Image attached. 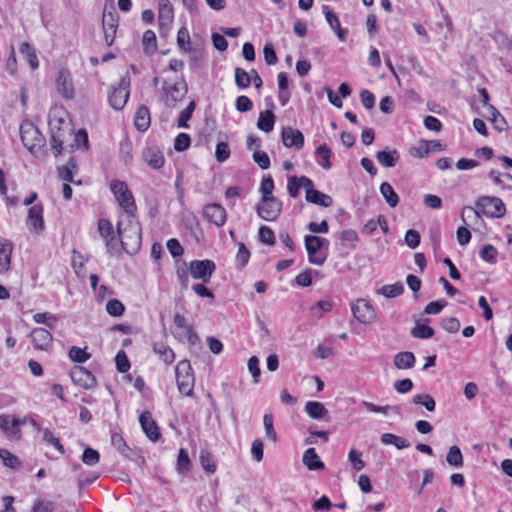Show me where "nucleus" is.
Returning <instances> with one entry per match:
<instances>
[{
	"label": "nucleus",
	"mask_w": 512,
	"mask_h": 512,
	"mask_svg": "<svg viewBox=\"0 0 512 512\" xmlns=\"http://www.w3.org/2000/svg\"><path fill=\"white\" fill-rule=\"evenodd\" d=\"M120 243L128 254L136 253L141 246V224L135 214L124 215L117 224Z\"/></svg>",
	"instance_id": "nucleus-1"
},
{
	"label": "nucleus",
	"mask_w": 512,
	"mask_h": 512,
	"mask_svg": "<svg viewBox=\"0 0 512 512\" xmlns=\"http://www.w3.org/2000/svg\"><path fill=\"white\" fill-rule=\"evenodd\" d=\"M473 212L476 216L485 215L492 218H501L506 213V208L502 200L498 197L482 196L475 203V209L464 207L462 209L461 218L466 223L465 213Z\"/></svg>",
	"instance_id": "nucleus-2"
},
{
	"label": "nucleus",
	"mask_w": 512,
	"mask_h": 512,
	"mask_svg": "<svg viewBox=\"0 0 512 512\" xmlns=\"http://www.w3.org/2000/svg\"><path fill=\"white\" fill-rule=\"evenodd\" d=\"M20 136L23 145L36 157L45 154V139L39 129L29 120L20 126Z\"/></svg>",
	"instance_id": "nucleus-3"
},
{
	"label": "nucleus",
	"mask_w": 512,
	"mask_h": 512,
	"mask_svg": "<svg viewBox=\"0 0 512 512\" xmlns=\"http://www.w3.org/2000/svg\"><path fill=\"white\" fill-rule=\"evenodd\" d=\"M130 95V76L126 73L120 80L112 84L108 91L109 105L115 110H122Z\"/></svg>",
	"instance_id": "nucleus-4"
},
{
	"label": "nucleus",
	"mask_w": 512,
	"mask_h": 512,
	"mask_svg": "<svg viewBox=\"0 0 512 512\" xmlns=\"http://www.w3.org/2000/svg\"><path fill=\"white\" fill-rule=\"evenodd\" d=\"M110 188L119 206L123 208L124 215L134 214L136 210L135 200L127 184L120 180H113Z\"/></svg>",
	"instance_id": "nucleus-5"
},
{
	"label": "nucleus",
	"mask_w": 512,
	"mask_h": 512,
	"mask_svg": "<svg viewBox=\"0 0 512 512\" xmlns=\"http://www.w3.org/2000/svg\"><path fill=\"white\" fill-rule=\"evenodd\" d=\"M176 381L180 393L190 395L194 387V375L188 360H181L175 367Z\"/></svg>",
	"instance_id": "nucleus-6"
},
{
	"label": "nucleus",
	"mask_w": 512,
	"mask_h": 512,
	"mask_svg": "<svg viewBox=\"0 0 512 512\" xmlns=\"http://www.w3.org/2000/svg\"><path fill=\"white\" fill-rule=\"evenodd\" d=\"M163 89L166 94V105L173 107L176 102L181 101L187 93V84L182 78H178L173 82L165 81Z\"/></svg>",
	"instance_id": "nucleus-7"
},
{
	"label": "nucleus",
	"mask_w": 512,
	"mask_h": 512,
	"mask_svg": "<svg viewBox=\"0 0 512 512\" xmlns=\"http://www.w3.org/2000/svg\"><path fill=\"white\" fill-rule=\"evenodd\" d=\"M282 211V203L276 198H261L256 212L265 221H275Z\"/></svg>",
	"instance_id": "nucleus-8"
},
{
	"label": "nucleus",
	"mask_w": 512,
	"mask_h": 512,
	"mask_svg": "<svg viewBox=\"0 0 512 512\" xmlns=\"http://www.w3.org/2000/svg\"><path fill=\"white\" fill-rule=\"evenodd\" d=\"M324 244H328V241L325 238L312 235H307L305 237V248L311 264L319 266L324 264L326 257L317 254Z\"/></svg>",
	"instance_id": "nucleus-9"
},
{
	"label": "nucleus",
	"mask_w": 512,
	"mask_h": 512,
	"mask_svg": "<svg viewBox=\"0 0 512 512\" xmlns=\"http://www.w3.org/2000/svg\"><path fill=\"white\" fill-rule=\"evenodd\" d=\"M216 269L212 260H193L189 264V272L194 279L208 282Z\"/></svg>",
	"instance_id": "nucleus-10"
},
{
	"label": "nucleus",
	"mask_w": 512,
	"mask_h": 512,
	"mask_svg": "<svg viewBox=\"0 0 512 512\" xmlns=\"http://www.w3.org/2000/svg\"><path fill=\"white\" fill-rule=\"evenodd\" d=\"M354 317L363 324H371L376 314L371 304L365 299H358L351 306Z\"/></svg>",
	"instance_id": "nucleus-11"
},
{
	"label": "nucleus",
	"mask_w": 512,
	"mask_h": 512,
	"mask_svg": "<svg viewBox=\"0 0 512 512\" xmlns=\"http://www.w3.org/2000/svg\"><path fill=\"white\" fill-rule=\"evenodd\" d=\"M70 377L74 384L84 389L94 388L97 384L92 372L82 366H74L70 371Z\"/></svg>",
	"instance_id": "nucleus-12"
},
{
	"label": "nucleus",
	"mask_w": 512,
	"mask_h": 512,
	"mask_svg": "<svg viewBox=\"0 0 512 512\" xmlns=\"http://www.w3.org/2000/svg\"><path fill=\"white\" fill-rule=\"evenodd\" d=\"M174 20V10L169 0L158 1V23L159 29L163 33H167Z\"/></svg>",
	"instance_id": "nucleus-13"
},
{
	"label": "nucleus",
	"mask_w": 512,
	"mask_h": 512,
	"mask_svg": "<svg viewBox=\"0 0 512 512\" xmlns=\"http://www.w3.org/2000/svg\"><path fill=\"white\" fill-rule=\"evenodd\" d=\"M118 27V15L115 11L104 12L102 17V28L104 39L108 46L112 45Z\"/></svg>",
	"instance_id": "nucleus-14"
},
{
	"label": "nucleus",
	"mask_w": 512,
	"mask_h": 512,
	"mask_svg": "<svg viewBox=\"0 0 512 512\" xmlns=\"http://www.w3.org/2000/svg\"><path fill=\"white\" fill-rule=\"evenodd\" d=\"M203 217L217 227H221L226 222V211L219 204H207L203 208Z\"/></svg>",
	"instance_id": "nucleus-15"
},
{
	"label": "nucleus",
	"mask_w": 512,
	"mask_h": 512,
	"mask_svg": "<svg viewBox=\"0 0 512 512\" xmlns=\"http://www.w3.org/2000/svg\"><path fill=\"white\" fill-rule=\"evenodd\" d=\"M57 89L65 98L71 99L74 96V87L70 72L66 68H61L56 79Z\"/></svg>",
	"instance_id": "nucleus-16"
},
{
	"label": "nucleus",
	"mask_w": 512,
	"mask_h": 512,
	"mask_svg": "<svg viewBox=\"0 0 512 512\" xmlns=\"http://www.w3.org/2000/svg\"><path fill=\"white\" fill-rule=\"evenodd\" d=\"M282 142L288 148L296 147L300 149L304 145V136L301 131L287 126L282 130Z\"/></svg>",
	"instance_id": "nucleus-17"
},
{
	"label": "nucleus",
	"mask_w": 512,
	"mask_h": 512,
	"mask_svg": "<svg viewBox=\"0 0 512 512\" xmlns=\"http://www.w3.org/2000/svg\"><path fill=\"white\" fill-rule=\"evenodd\" d=\"M141 427L147 437L152 441H157L160 437V432L156 422L153 420L149 411H144L139 417Z\"/></svg>",
	"instance_id": "nucleus-18"
},
{
	"label": "nucleus",
	"mask_w": 512,
	"mask_h": 512,
	"mask_svg": "<svg viewBox=\"0 0 512 512\" xmlns=\"http://www.w3.org/2000/svg\"><path fill=\"white\" fill-rule=\"evenodd\" d=\"M98 231L106 241L107 252L112 254L117 240L114 236V230L111 222L107 219H100L98 222Z\"/></svg>",
	"instance_id": "nucleus-19"
},
{
	"label": "nucleus",
	"mask_w": 512,
	"mask_h": 512,
	"mask_svg": "<svg viewBox=\"0 0 512 512\" xmlns=\"http://www.w3.org/2000/svg\"><path fill=\"white\" fill-rule=\"evenodd\" d=\"M0 428L10 438L19 439L21 431L19 429V418L9 415L0 416Z\"/></svg>",
	"instance_id": "nucleus-20"
},
{
	"label": "nucleus",
	"mask_w": 512,
	"mask_h": 512,
	"mask_svg": "<svg viewBox=\"0 0 512 512\" xmlns=\"http://www.w3.org/2000/svg\"><path fill=\"white\" fill-rule=\"evenodd\" d=\"M27 225L35 233H40L44 229L43 207L34 205L28 211Z\"/></svg>",
	"instance_id": "nucleus-21"
},
{
	"label": "nucleus",
	"mask_w": 512,
	"mask_h": 512,
	"mask_svg": "<svg viewBox=\"0 0 512 512\" xmlns=\"http://www.w3.org/2000/svg\"><path fill=\"white\" fill-rule=\"evenodd\" d=\"M322 10L330 28L336 33L339 40L344 41L347 35V30L341 27L338 16L328 5H323Z\"/></svg>",
	"instance_id": "nucleus-22"
},
{
	"label": "nucleus",
	"mask_w": 512,
	"mask_h": 512,
	"mask_svg": "<svg viewBox=\"0 0 512 512\" xmlns=\"http://www.w3.org/2000/svg\"><path fill=\"white\" fill-rule=\"evenodd\" d=\"M31 340L35 348L44 350L52 342L51 333L44 328H35L31 331Z\"/></svg>",
	"instance_id": "nucleus-23"
},
{
	"label": "nucleus",
	"mask_w": 512,
	"mask_h": 512,
	"mask_svg": "<svg viewBox=\"0 0 512 512\" xmlns=\"http://www.w3.org/2000/svg\"><path fill=\"white\" fill-rule=\"evenodd\" d=\"M13 244L7 239L0 240V273L10 269Z\"/></svg>",
	"instance_id": "nucleus-24"
},
{
	"label": "nucleus",
	"mask_w": 512,
	"mask_h": 512,
	"mask_svg": "<svg viewBox=\"0 0 512 512\" xmlns=\"http://www.w3.org/2000/svg\"><path fill=\"white\" fill-rule=\"evenodd\" d=\"M143 158L145 162L153 169L161 168L165 161L162 152L155 147L146 148L143 151Z\"/></svg>",
	"instance_id": "nucleus-25"
},
{
	"label": "nucleus",
	"mask_w": 512,
	"mask_h": 512,
	"mask_svg": "<svg viewBox=\"0 0 512 512\" xmlns=\"http://www.w3.org/2000/svg\"><path fill=\"white\" fill-rule=\"evenodd\" d=\"M134 124L136 129L142 132L146 131L149 128L150 112L147 106L142 105L137 109L135 113Z\"/></svg>",
	"instance_id": "nucleus-26"
},
{
	"label": "nucleus",
	"mask_w": 512,
	"mask_h": 512,
	"mask_svg": "<svg viewBox=\"0 0 512 512\" xmlns=\"http://www.w3.org/2000/svg\"><path fill=\"white\" fill-rule=\"evenodd\" d=\"M306 200L310 203L322 206V207H330L333 203L332 198L324 194L316 189L308 190L306 192Z\"/></svg>",
	"instance_id": "nucleus-27"
},
{
	"label": "nucleus",
	"mask_w": 512,
	"mask_h": 512,
	"mask_svg": "<svg viewBox=\"0 0 512 512\" xmlns=\"http://www.w3.org/2000/svg\"><path fill=\"white\" fill-rule=\"evenodd\" d=\"M173 321L177 328L187 330V340L191 345H195L199 341L198 335L194 332L192 326L186 323V319L183 315L175 314Z\"/></svg>",
	"instance_id": "nucleus-28"
},
{
	"label": "nucleus",
	"mask_w": 512,
	"mask_h": 512,
	"mask_svg": "<svg viewBox=\"0 0 512 512\" xmlns=\"http://www.w3.org/2000/svg\"><path fill=\"white\" fill-rule=\"evenodd\" d=\"M361 406L367 412L379 413L384 416L388 415L389 413H396V414L400 413V409L398 406H391V405L379 406V405H376L369 401H362Z\"/></svg>",
	"instance_id": "nucleus-29"
},
{
	"label": "nucleus",
	"mask_w": 512,
	"mask_h": 512,
	"mask_svg": "<svg viewBox=\"0 0 512 512\" xmlns=\"http://www.w3.org/2000/svg\"><path fill=\"white\" fill-rule=\"evenodd\" d=\"M376 159L383 167H394L399 159V153L397 150L378 151Z\"/></svg>",
	"instance_id": "nucleus-30"
},
{
	"label": "nucleus",
	"mask_w": 512,
	"mask_h": 512,
	"mask_svg": "<svg viewBox=\"0 0 512 512\" xmlns=\"http://www.w3.org/2000/svg\"><path fill=\"white\" fill-rule=\"evenodd\" d=\"M303 464L309 470H319L324 468V463L320 460L314 448H309L304 452Z\"/></svg>",
	"instance_id": "nucleus-31"
},
{
	"label": "nucleus",
	"mask_w": 512,
	"mask_h": 512,
	"mask_svg": "<svg viewBox=\"0 0 512 512\" xmlns=\"http://www.w3.org/2000/svg\"><path fill=\"white\" fill-rule=\"evenodd\" d=\"M415 356L412 352H399L394 356V366L397 369H410L415 364Z\"/></svg>",
	"instance_id": "nucleus-32"
},
{
	"label": "nucleus",
	"mask_w": 512,
	"mask_h": 512,
	"mask_svg": "<svg viewBox=\"0 0 512 512\" xmlns=\"http://www.w3.org/2000/svg\"><path fill=\"white\" fill-rule=\"evenodd\" d=\"M305 411L310 418L317 420L322 419L328 413V410L325 408V406L322 403L316 401H308L305 404Z\"/></svg>",
	"instance_id": "nucleus-33"
},
{
	"label": "nucleus",
	"mask_w": 512,
	"mask_h": 512,
	"mask_svg": "<svg viewBox=\"0 0 512 512\" xmlns=\"http://www.w3.org/2000/svg\"><path fill=\"white\" fill-rule=\"evenodd\" d=\"M20 54L26 59L30 67L35 70L39 66L35 49L28 43L24 42L20 46Z\"/></svg>",
	"instance_id": "nucleus-34"
},
{
	"label": "nucleus",
	"mask_w": 512,
	"mask_h": 512,
	"mask_svg": "<svg viewBox=\"0 0 512 512\" xmlns=\"http://www.w3.org/2000/svg\"><path fill=\"white\" fill-rule=\"evenodd\" d=\"M380 193L390 207L394 208L398 205L399 197L388 182H383L380 185Z\"/></svg>",
	"instance_id": "nucleus-35"
},
{
	"label": "nucleus",
	"mask_w": 512,
	"mask_h": 512,
	"mask_svg": "<svg viewBox=\"0 0 512 512\" xmlns=\"http://www.w3.org/2000/svg\"><path fill=\"white\" fill-rule=\"evenodd\" d=\"M153 350L167 364L172 363L175 359L173 350L163 342L154 343Z\"/></svg>",
	"instance_id": "nucleus-36"
},
{
	"label": "nucleus",
	"mask_w": 512,
	"mask_h": 512,
	"mask_svg": "<svg viewBox=\"0 0 512 512\" xmlns=\"http://www.w3.org/2000/svg\"><path fill=\"white\" fill-rule=\"evenodd\" d=\"M381 442L385 445H394L397 449H406L410 443L403 437L394 435L392 433H384L381 435Z\"/></svg>",
	"instance_id": "nucleus-37"
},
{
	"label": "nucleus",
	"mask_w": 512,
	"mask_h": 512,
	"mask_svg": "<svg viewBox=\"0 0 512 512\" xmlns=\"http://www.w3.org/2000/svg\"><path fill=\"white\" fill-rule=\"evenodd\" d=\"M274 123H275L274 114L271 111L267 110V111H263L260 113L258 122H257V127L260 130L268 133L273 130Z\"/></svg>",
	"instance_id": "nucleus-38"
},
{
	"label": "nucleus",
	"mask_w": 512,
	"mask_h": 512,
	"mask_svg": "<svg viewBox=\"0 0 512 512\" xmlns=\"http://www.w3.org/2000/svg\"><path fill=\"white\" fill-rule=\"evenodd\" d=\"M412 403L415 405H421L426 408L427 411L433 412L436 407V402L433 397L427 393L415 394L412 397Z\"/></svg>",
	"instance_id": "nucleus-39"
},
{
	"label": "nucleus",
	"mask_w": 512,
	"mask_h": 512,
	"mask_svg": "<svg viewBox=\"0 0 512 512\" xmlns=\"http://www.w3.org/2000/svg\"><path fill=\"white\" fill-rule=\"evenodd\" d=\"M404 292V285L402 282H396L394 284L384 285L379 290L378 293L383 295L386 298H394L401 295Z\"/></svg>",
	"instance_id": "nucleus-40"
},
{
	"label": "nucleus",
	"mask_w": 512,
	"mask_h": 512,
	"mask_svg": "<svg viewBox=\"0 0 512 512\" xmlns=\"http://www.w3.org/2000/svg\"><path fill=\"white\" fill-rule=\"evenodd\" d=\"M489 177L498 185L503 188L512 190V175L509 173H500L496 170L489 172Z\"/></svg>",
	"instance_id": "nucleus-41"
},
{
	"label": "nucleus",
	"mask_w": 512,
	"mask_h": 512,
	"mask_svg": "<svg viewBox=\"0 0 512 512\" xmlns=\"http://www.w3.org/2000/svg\"><path fill=\"white\" fill-rule=\"evenodd\" d=\"M446 461L450 466L459 468L463 466V455L458 446L454 445L449 448L446 455Z\"/></svg>",
	"instance_id": "nucleus-42"
},
{
	"label": "nucleus",
	"mask_w": 512,
	"mask_h": 512,
	"mask_svg": "<svg viewBox=\"0 0 512 512\" xmlns=\"http://www.w3.org/2000/svg\"><path fill=\"white\" fill-rule=\"evenodd\" d=\"M0 458L3 461V464L9 468L17 469L21 466V462L18 457L10 453L7 449H0Z\"/></svg>",
	"instance_id": "nucleus-43"
},
{
	"label": "nucleus",
	"mask_w": 512,
	"mask_h": 512,
	"mask_svg": "<svg viewBox=\"0 0 512 512\" xmlns=\"http://www.w3.org/2000/svg\"><path fill=\"white\" fill-rule=\"evenodd\" d=\"M235 83L241 89L248 88L251 84L250 74L246 70L237 67L235 69Z\"/></svg>",
	"instance_id": "nucleus-44"
},
{
	"label": "nucleus",
	"mask_w": 512,
	"mask_h": 512,
	"mask_svg": "<svg viewBox=\"0 0 512 512\" xmlns=\"http://www.w3.org/2000/svg\"><path fill=\"white\" fill-rule=\"evenodd\" d=\"M195 102L191 101L188 106L180 113L177 125L179 128H188L189 125L187 124L188 120L192 117V114L195 110Z\"/></svg>",
	"instance_id": "nucleus-45"
},
{
	"label": "nucleus",
	"mask_w": 512,
	"mask_h": 512,
	"mask_svg": "<svg viewBox=\"0 0 512 512\" xmlns=\"http://www.w3.org/2000/svg\"><path fill=\"white\" fill-rule=\"evenodd\" d=\"M411 335L418 339H428L434 335V330L430 326L418 324L411 330Z\"/></svg>",
	"instance_id": "nucleus-46"
},
{
	"label": "nucleus",
	"mask_w": 512,
	"mask_h": 512,
	"mask_svg": "<svg viewBox=\"0 0 512 512\" xmlns=\"http://www.w3.org/2000/svg\"><path fill=\"white\" fill-rule=\"evenodd\" d=\"M200 463L205 471L209 473H214L216 471V464L212 458V455L206 450H202L200 453Z\"/></svg>",
	"instance_id": "nucleus-47"
},
{
	"label": "nucleus",
	"mask_w": 512,
	"mask_h": 512,
	"mask_svg": "<svg viewBox=\"0 0 512 512\" xmlns=\"http://www.w3.org/2000/svg\"><path fill=\"white\" fill-rule=\"evenodd\" d=\"M82 462L88 466H94L100 460V454L97 450L87 447L82 455Z\"/></svg>",
	"instance_id": "nucleus-48"
},
{
	"label": "nucleus",
	"mask_w": 512,
	"mask_h": 512,
	"mask_svg": "<svg viewBox=\"0 0 512 512\" xmlns=\"http://www.w3.org/2000/svg\"><path fill=\"white\" fill-rule=\"evenodd\" d=\"M263 424H264L265 433H266L267 438L269 440H271L272 442H276L277 441V433L274 430L272 414L267 413L263 416Z\"/></svg>",
	"instance_id": "nucleus-49"
},
{
	"label": "nucleus",
	"mask_w": 512,
	"mask_h": 512,
	"mask_svg": "<svg viewBox=\"0 0 512 512\" xmlns=\"http://www.w3.org/2000/svg\"><path fill=\"white\" fill-rule=\"evenodd\" d=\"M124 305L117 299H111L106 304V311L113 317H120L124 313Z\"/></svg>",
	"instance_id": "nucleus-50"
},
{
	"label": "nucleus",
	"mask_w": 512,
	"mask_h": 512,
	"mask_svg": "<svg viewBox=\"0 0 512 512\" xmlns=\"http://www.w3.org/2000/svg\"><path fill=\"white\" fill-rule=\"evenodd\" d=\"M274 181L272 177H264L260 184L261 198H275L273 196Z\"/></svg>",
	"instance_id": "nucleus-51"
},
{
	"label": "nucleus",
	"mask_w": 512,
	"mask_h": 512,
	"mask_svg": "<svg viewBox=\"0 0 512 512\" xmlns=\"http://www.w3.org/2000/svg\"><path fill=\"white\" fill-rule=\"evenodd\" d=\"M69 357L73 362L84 363L90 358V354L84 349L77 346H72L69 350Z\"/></svg>",
	"instance_id": "nucleus-52"
},
{
	"label": "nucleus",
	"mask_w": 512,
	"mask_h": 512,
	"mask_svg": "<svg viewBox=\"0 0 512 512\" xmlns=\"http://www.w3.org/2000/svg\"><path fill=\"white\" fill-rule=\"evenodd\" d=\"M177 44L185 52L191 50L190 35L185 27L180 28L177 33Z\"/></svg>",
	"instance_id": "nucleus-53"
},
{
	"label": "nucleus",
	"mask_w": 512,
	"mask_h": 512,
	"mask_svg": "<svg viewBox=\"0 0 512 512\" xmlns=\"http://www.w3.org/2000/svg\"><path fill=\"white\" fill-rule=\"evenodd\" d=\"M480 257L490 264H495L497 261V250L493 245L487 244L480 251Z\"/></svg>",
	"instance_id": "nucleus-54"
},
{
	"label": "nucleus",
	"mask_w": 512,
	"mask_h": 512,
	"mask_svg": "<svg viewBox=\"0 0 512 512\" xmlns=\"http://www.w3.org/2000/svg\"><path fill=\"white\" fill-rule=\"evenodd\" d=\"M247 366H248L249 372L252 375L253 382L256 384L259 383L260 382V374H261V370L259 367V359L256 356L250 357L248 360Z\"/></svg>",
	"instance_id": "nucleus-55"
},
{
	"label": "nucleus",
	"mask_w": 512,
	"mask_h": 512,
	"mask_svg": "<svg viewBox=\"0 0 512 512\" xmlns=\"http://www.w3.org/2000/svg\"><path fill=\"white\" fill-rule=\"evenodd\" d=\"M349 461L356 471H360L365 467V462L362 460V453L352 448L348 454Z\"/></svg>",
	"instance_id": "nucleus-56"
},
{
	"label": "nucleus",
	"mask_w": 512,
	"mask_h": 512,
	"mask_svg": "<svg viewBox=\"0 0 512 512\" xmlns=\"http://www.w3.org/2000/svg\"><path fill=\"white\" fill-rule=\"evenodd\" d=\"M43 440L53 445L61 454H65L64 446L60 443L59 438L54 436L51 430L47 428L43 430Z\"/></svg>",
	"instance_id": "nucleus-57"
},
{
	"label": "nucleus",
	"mask_w": 512,
	"mask_h": 512,
	"mask_svg": "<svg viewBox=\"0 0 512 512\" xmlns=\"http://www.w3.org/2000/svg\"><path fill=\"white\" fill-rule=\"evenodd\" d=\"M230 156V149L226 141H221L217 144L215 150V158L218 162L226 161Z\"/></svg>",
	"instance_id": "nucleus-58"
},
{
	"label": "nucleus",
	"mask_w": 512,
	"mask_h": 512,
	"mask_svg": "<svg viewBox=\"0 0 512 512\" xmlns=\"http://www.w3.org/2000/svg\"><path fill=\"white\" fill-rule=\"evenodd\" d=\"M177 467L180 472H188L190 469V459L186 449L182 448L179 451L177 458Z\"/></svg>",
	"instance_id": "nucleus-59"
},
{
	"label": "nucleus",
	"mask_w": 512,
	"mask_h": 512,
	"mask_svg": "<svg viewBox=\"0 0 512 512\" xmlns=\"http://www.w3.org/2000/svg\"><path fill=\"white\" fill-rule=\"evenodd\" d=\"M55 509V503L49 500L39 499L35 501L31 512H52Z\"/></svg>",
	"instance_id": "nucleus-60"
},
{
	"label": "nucleus",
	"mask_w": 512,
	"mask_h": 512,
	"mask_svg": "<svg viewBox=\"0 0 512 512\" xmlns=\"http://www.w3.org/2000/svg\"><path fill=\"white\" fill-rule=\"evenodd\" d=\"M259 240L267 245L275 244L274 232L267 226H261L259 229Z\"/></svg>",
	"instance_id": "nucleus-61"
},
{
	"label": "nucleus",
	"mask_w": 512,
	"mask_h": 512,
	"mask_svg": "<svg viewBox=\"0 0 512 512\" xmlns=\"http://www.w3.org/2000/svg\"><path fill=\"white\" fill-rule=\"evenodd\" d=\"M253 160L263 170H266L270 167V158L266 152H262L259 150L254 151Z\"/></svg>",
	"instance_id": "nucleus-62"
},
{
	"label": "nucleus",
	"mask_w": 512,
	"mask_h": 512,
	"mask_svg": "<svg viewBox=\"0 0 512 512\" xmlns=\"http://www.w3.org/2000/svg\"><path fill=\"white\" fill-rule=\"evenodd\" d=\"M190 146V137L186 133L177 135L174 141V149L178 152L186 150Z\"/></svg>",
	"instance_id": "nucleus-63"
},
{
	"label": "nucleus",
	"mask_w": 512,
	"mask_h": 512,
	"mask_svg": "<svg viewBox=\"0 0 512 512\" xmlns=\"http://www.w3.org/2000/svg\"><path fill=\"white\" fill-rule=\"evenodd\" d=\"M405 243L415 249L420 244V234L416 230L410 229L405 234Z\"/></svg>",
	"instance_id": "nucleus-64"
}]
</instances>
